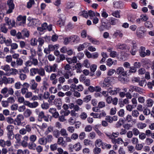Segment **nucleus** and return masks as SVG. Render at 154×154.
<instances>
[{"label": "nucleus", "instance_id": "f257e3e1", "mask_svg": "<svg viewBox=\"0 0 154 154\" xmlns=\"http://www.w3.org/2000/svg\"><path fill=\"white\" fill-rule=\"evenodd\" d=\"M1 69L5 72V74L8 76H10L11 75H15L18 72L17 69L11 68L10 66L8 64L2 66Z\"/></svg>", "mask_w": 154, "mask_h": 154}, {"label": "nucleus", "instance_id": "f03ea898", "mask_svg": "<svg viewBox=\"0 0 154 154\" xmlns=\"http://www.w3.org/2000/svg\"><path fill=\"white\" fill-rule=\"evenodd\" d=\"M14 90L11 87H5L2 88L1 90V93L5 98L8 97L9 95H13L14 94Z\"/></svg>", "mask_w": 154, "mask_h": 154}, {"label": "nucleus", "instance_id": "7ed1b4c3", "mask_svg": "<svg viewBox=\"0 0 154 154\" xmlns=\"http://www.w3.org/2000/svg\"><path fill=\"white\" fill-rule=\"evenodd\" d=\"M146 32V31L144 27L142 26H140L137 28L136 35L137 38H142L145 36Z\"/></svg>", "mask_w": 154, "mask_h": 154}, {"label": "nucleus", "instance_id": "20e7f679", "mask_svg": "<svg viewBox=\"0 0 154 154\" xmlns=\"http://www.w3.org/2000/svg\"><path fill=\"white\" fill-rule=\"evenodd\" d=\"M111 80L112 77H107L105 78L104 80L100 82V86L103 88L109 87L110 85Z\"/></svg>", "mask_w": 154, "mask_h": 154}, {"label": "nucleus", "instance_id": "39448f33", "mask_svg": "<svg viewBox=\"0 0 154 154\" xmlns=\"http://www.w3.org/2000/svg\"><path fill=\"white\" fill-rule=\"evenodd\" d=\"M30 88L32 90H34V92L35 94H38L39 92V89L37 88L38 84L35 80L34 79H31L30 80Z\"/></svg>", "mask_w": 154, "mask_h": 154}, {"label": "nucleus", "instance_id": "423d86ee", "mask_svg": "<svg viewBox=\"0 0 154 154\" xmlns=\"http://www.w3.org/2000/svg\"><path fill=\"white\" fill-rule=\"evenodd\" d=\"M2 80L3 83L5 85L11 84L14 83L15 79L12 77H7L5 76L3 77Z\"/></svg>", "mask_w": 154, "mask_h": 154}, {"label": "nucleus", "instance_id": "0eeeda50", "mask_svg": "<svg viewBox=\"0 0 154 154\" xmlns=\"http://www.w3.org/2000/svg\"><path fill=\"white\" fill-rule=\"evenodd\" d=\"M7 5L8 7V9L6 11V14H9L13 12L14 8V5L13 0H8L7 2Z\"/></svg>", "mask_w": 154, "mask_h": 154}, {"label": "nucleus", "instance_id": "6e6552de", "mask_svg": "<svg viewBox=\"0 0 154 154\" xmlns=\"http://www.w3.org/2000/svg\"><path fill=\"white\" fill-rule=\"evenodd\" d=\"M24 119V117L22 114L17 115L14 119V125L17 126L21 125V121L23 120Z\"/></svg>", "mask_w": 154, "mask_h": 154}, {"label": "nucleus", "instance_id": "1a4fd4ad", "mask_svg": "<svg viewBox=\"0 0 154 154\" xmlns=\"http://www.w3.org/2000/svg\"><path fill=\"white\" fill-rule=\"evenodd\" d=\"M5 20L6 23L10 27H12L15 26V23L14 20H11L8 17H5Z\"/></svg>", "mask_w": 154, "mask_h": 154}, {"label": "nucleus", "instance_id": "9d476101", "mask_svg": "<svg viewBox=\"0 0 154 154\" xmlns=\"http://www.w3.org/2000/svg\"><path fill=\"white\" fill-rule=\"evenodd\" d=\"M116 47L117 49H119L121 50L128 49L129 50L130 48L127 45L125 44L118 43L116 44Z\"/></svg>", "mask_w": 154, "mask_h": 154}, {"label": "nucleus", "instance_id": "9b49d317", "mask_svg": "<svg viewBox=\"0 0 154 154\" xmlns=\"http://www.w3.org/2000/svg\"><path fill=\"white\" fill-rule=\"evenodd\" d=\"M116 72L118 74L121 75L123 76H125L126 75V72L124 70V69L122 67L118 68L116 70Z\"/></svg>", "mask_w": 154, "mask_h": 154}, {"label": "nucleus", "instance_id": "f8f14e48", "mask_svg": "<svg viewBox=\"0 0 154 154\" xmlns=\"http://www.w3.org/2000/svg\"><path fill=\"white\" fill-rule=\"evenodd\" d=\"M123 35V34L121 31L117 30L113 33L112 37L114 38H116L118 36L120 38H122Z\"/></svg>", "mask_w": 154, "mask_h": 154}, {"label": "nucleus", "instance_id": "ddd939ff", "mask_svg": "<svg viewBox=\"0 0 154 154\" xmlns=\"http://www.w3.org/2000/svg\"><path fill=\"white\" fill-rule=\"evenodd\" d=\"M26 16H19L17 18L18 21H20V25H22L26 23Z\"/></svg>", "mask_w": 154, "mask_h": 154}, {"label": "nucleus", "instance_id": "4468645a", "mask_svg": "<svg viewBox=\"0 0 154 154\" xmlns=\"http://www.w3.org/2000/svg\"><path fill=\"white\" fill-rule=\"evenodd\" d=\"M88 15L90 17L91 19H92V18H93L94 17H100V14L99 13L97 12H94L91 10L88 11Z\"/></svg>", "mask_w": 154, "mask_h": 154}, {"label": "nucleus", "instance_id": "2eb2a0df", "mask_svg": "<svg viewBox=\"0 0 154 154\" xmlns=\"http://www.w3.org/2000/svg\"><path fill=\"white\" fill-rule=\"evenodd\" d=\"M57 143L58 144L61 145L65 147L67 145L66 142L64 140L63 137H59L57 140Z\"/></svg>", "mask_w": 154, "mask_h": 154}, {"label": "nucleus", "instance_id": "dca6fc26", "mask_svg": "<svg viewBox=\"0 0 154 154\" xmlns=\"http://www.w3.org/2000/svg\"><path fill=\"white\" fill-rule=\"evenodd\" d=\"M29 21V23L32 26H38L40 23L39 20L38 19H32Z\"/></svg>", "mask_w": 154, "mask_h": 154}, {"label": "nucleus", "instance_id": "f3484780", "mask_svg": "<svg viewBox=\"0 0 154 154\" xmlns=\"http://www.w3.org/2000/svg\"><path fill=\"white\" fill-rule=\"evenodd\" d=\"M117 61L116 60L113 61L110 58H108L106 61V65L109 67L111 66L112 65H115L116 64Z\"/></svg>", "mask_w": 154, "mask_h": 154}, {"label": "nucleus", "instance_id": "a211bd4d", "mask_svg": "<svg viewBox=\"0 0 154 154\" xmlns=\"http://www.w3.org/2000/svg\"><path fill=\"white\" fill-rule=\"evenodd\" d=\"M71 40V43H77L80 40L79 36L77 35H73L70 37Z\"/></svg>", "mask_w": 154, "mask_h": 154}, {"label": "nucleus", "instance_id": "6ab92c4d", "mask_svg": "<svg viewBox=\"0 0 154 154\" xmlns=\"http://www.w3.org/2000/svg\"><path fill=\"white\" fill-rule=\"evenodd\" d=\"M112 142L114 144L118 143L120 144H122L124 142L122 139L120 137H119L117 139H112Z\"/></svg>", "mask_w": 154, "mask_h": 154}, {"label": "nucleus", "instance_id": "aec40b11", "mask_svg": "<svg viewBox=\"0 0 154 154\" xmlns=\"http://www.w3.org/2000/svg\"><path fill=\"white\" fill-rule=\"evenodd\" d=\"M38 68H32L30 69L29 75L30 76H33L38 73Z\"/></svg>", "mask_w": 154, "mask_h": 154}, {"label": "nucleus", "instance_id": "412c9836", "mask_svg": "<svg viewBox=\"0 0 154 154\" xmlns=\"http://www.w3.org/2000/svg\"><path fill=\"white\" fill-rule=\"evenodd\" d=\"M88 39H89L90 41L94 44L95 45H99L100 44V42L93 38L90 36H88Z\"/></svg>", "mask_w": 154, "mask_h": 154}, {"label": "nucleus", "instance_id": "4be33fe9", "mask_svg": "<svg viewBox=\"0 0 154 154\" xmlns=\"http://www.w3.org/2000/svg\"><path fill=\"white\" fill-rule=\"evenodd\" d=\"M82 146L80 143L77 142L74 144V150L76 151H79L81 149Z\"/></svg>", "mask_w": 154, "mask_h": 154}, {"label": "nucleus", "instance_id": "5701e85b", "mask_svg": "<svg viewBox=\"0 0 154 154\" xmlns=\"http://www.w3.org/2000/svg\"><path fill=\"white\" fill-rule=\"evenodd\" d=\"M54 103L55 105L58 107L59 109H60L62 105V101L59 98L56 99L54 100Z\"/></svg>", "mask_w": 154, "mask_h": 154}, {"label": "nucleus", "instance_id": "b1692460", "mask_svg": "<svg viewBox=\"0 0 154 154\" xmlns=\"http://www.w3.org/2000/svg\"><path fill=\"white\" fill-rule=\"evenodd\" d=\"M103 143L100 139H97L95 141L94 145L96 146L100 147L102 146Z\"/></svg>", "mask_w": 154, "mask_h": 154}, {"label": "nucleus", "instance_id": "393cba45", "mask_svg": "<svg viewBox=\"0 0 154 154\" xmlns=\"http://www.w3.org/2000/svg\"><path fill=\"white\" fill-rule=\"evenodd\" d=\"M5 23L2 24L0 25V29L1 31L5 33H6L8 31V29L5 26Z\"/></svg>", "mask_w": 154, "mask_h": 154}, {"label": "nucleus", "instance_id": "a878e982", "mask_svg": "<svg viewBox=\"0 0 154 154\" xmlns=\"http://www.w3.org/2000/svg\"><path fill=\"white\" fill-rule=\"evenodd\" d=\"M146 106L147 107H152L154 104V101L150 98H149L146 101Z\"/></svg>", "mask_w": 154, "mask_h": 154}, {"label": "nucleus", "instance_id": "bb28decb", "mask_svg": "<svg viewBox=\"0 0 154 154\" xmlns=\"http://www.w3.org/2000/svg\"><path fill=\"white\" fill-rule=\"evenodd\" d=\"M38 142L40 144L43 145H44L47 143L45 138L44 137H42L39 138Z\"/></svg>", "mask_w": 154, "mask_h": 154}, {"label": "nucleus", "instance_id": "cd10ccee", "mask_svg": "<svg viewBox=\"0 0 154 154\" xmlns=\"http://www.w3.org/2000/svg\"><path fill=\"white\" fill-rule=\"evenodd\" d=\"M34 142H31L28 144L27 146L29 149L35 150V149L36 145Z\"/></svg>", "mask_w": 154, "mask_h": 154}, {"label": "nucleus", "instance_id": "c85d7f7f", "mask_svg": "<svg viewBox=\"0 0 154 154\" xmlns=\"http://www.w3.org/2000/svg\"><path fill=\"white\" fill-rule=\"evenodd\" d=\"M89 45L88 43H85L82 45H80L78 48V50L80 51L83 50L85 47H87Z\"/></svg>", "mask_w": 154, "mask_h": 154}, {"label": "nucleus", "instance_id": "c756f323", "mask_svg": "<svg viewBox=\"0 0 154 154\" xmlns=\"http://www.w3.org/2000/svg\"><path fill=\"white\" fill-rule=\"evenodd\" d=\"M120 11H113L112 13V15L117 18H120L121 17L120 15Z\"/></svg>", "mask_w": 154, "mask_h": 154}, {"label": "nucleus", "instance_id": "7c9ffc66", "mask_svg": "<svg viewBox=\"0 0 154 154\" xmlns=\"http://www.w3.org/2000/svg\"><path fill=\"white\" fill-rule=\"evenodd\" d=\"M42 89L43 90L46 91L49 86V85L47 80H44L42 83Z\"/></svg>", "mask_w": 154, "mask_h": 154}, {"label": "nucleus", "instance_id": "2f4dec72", "mask_svg": "<svg viewBox=\"0 0 154 154\" xmlns=\"http://www.w3.org/2000/svg\"><path fill=\"white\" fill-rule=\"evenodd\" d=\"M38 73L39 75L43 76L45 75V72L44 69L42 68H38Z\"/></svg>", "mask_w": 154, "mask_h": 154}, {"label": "nucleus", "instance_id": "473e14b6", "mask_svg": "<svg viewBox=\"0 0 154 154\" xmlns=\"http://www.w3.org/2000/svg\"><path fill=\"white\" fill-rule=\"evenodd\" d=\"M76 120V118L75 117H71L68 119V122L70 125H72L75 123Z\"/></svg>", "mask_w": 154, "mask_h": 154}, {"label": "nucleus", "instance_id": "72a5a7b5", "mask_svg": "<svg viewBox=\"0 0 154 154\" xmlns=\"http://www.w3.org/2000/svg\"><path fill=\"white\" fill-rule=\"evenodd\" d=\"M31 111L29 109H26L24 112V115L25 117H28L32 114Z\"/></svg>", "mask_w": 154, "mask_h": 154}, {"label": "nucleus", "instance_id": "f704fd0d", "mask_svg": "<svg viewBox=\"0 0 154 154\" xmlns=\"http://www.w3.org/2000/svg\"><path fill=\"white\" fill-rule=\"evenodd\" d=\"M120 91V89L118 88H115L114 90H111L109 91V93L112 95L116 94Z\"/></svg>", "mask_w": 154, "mask_h": 154}, {"label": "nucleus", "instance_id": "c9c22d12", "mask_svg": "<svg viewBox=\"0 0 154 154\" xmlns=\"http://www.w3.org/2000/svg\"><path fill=\"white\" fill-rule=\"evenodd\" d=\"M82 67V65L80 63H77L75 66V68L76 69L77 73H80L81 72V69Z\"/></svg>", "mask_w": 154, "mask_h": 154}, {"label": "nucleus", "instance_id": "e433bc0d", "mask_svg": "<svg viewBox=\"0 0 154 154\" xmlns=\"http://www.w3.org/2000/svg\"><path fill=\"white\" fill-rule=\"evenodd\" d=\"M29 60H32V65L33 64L35 66L38 65V61L37 59L35 58L34 57H29Z\"/></svg>", "mask_w": 154, "mask_h": 154}, {"label": "nucleus", "instance_id": "4c0bfd02", "mask_svg": "<svg viewBox=\"0 0 154 154\" xmlns=\"http://www.w3.org/2000/svg\"><path fill=\"white\" fill-rule=\"evenodd\" d=\"M144 25L147 28L149 29H152L153 25L152 23L149 21H147L145 23Z\"/></svg>", "mask_w": 154, "mask_h": 154}, {"label": "nucleus", "instance_id": "58836bf2", "mask_svg": "<svg viewBox=\"0 0 154 154\" xmlns=\"http://www.w3.org/2000/svg\"><path fill=\"white\" fill-rule=\"evenodd\" d=\"M14 128V127L11 125H9L7 126L6 128V129L7 131V133H14L13 130Z\"/></svg>", "mask_w": 154, "mask_h": 154}, {"label": "nucleus", "instance_id": "ea45409f", "mask_svg": "<svg viewBox=\"0 0 154 154\" xmlns=\"http://www.w3.org/2000/svg\"><path fill=\"white\" fill-rule=\"evenodd\" d=\"M119 20L116 19L112 17L111 19L110 24L112 25H116L118 23Z\"/></svg>", "mask_w": 154, "mask_h": 154}, {"label": "nucleus", "instance_id": "a19ab883", "mask_svg": "<svg viewBox=\"0 0 154 154\" xmlns=\"http://www.w3.org/2000/svg\"><path fill=\"white\" fill-rule=\"evenodd\" d=\"M88 12L87 11H83L79 12V14L80 16H82L84 17L87 18L88 17Z\"/></svg>", "mask_w": 154, "mask_h": 154}, {"label": "nucleus", "instance_id": "79ce46f5", "mask_svg": "<svg viewBox=\"0 0 154 154\" xmlns=\"http://www.w3.org/2000/svg\"><path fill=\"white\" fill-rule=\"evenodd\" d=\"M60 133L61 136L64 137H67L68 136L67 131L64 128H62L60 131Z\"/></svg>", "mask_w": 154, "mask_h": 154}, {"label": "nucleus", "instance_id": "37998d69", "mask_svg": "<svg viewBox=\"0 0 154 154\" xmlns=\"http://www.w3.org/2000/svg\"><path fill=\"white\" fill-rule=\"evenodd\" d=\"M141 49L140 51V55L142 57H144L146 56V52L144 51L145 50V48L143 47H141Z\"/></svg>", "mask_w": 154, "mask_h": 154}, {"label": "nucleus", "instance_id": "c03bdc74", "mask_svg": "<svg viewBox=\"0 0 154 154\" xmlns=\"http://www.w3.org/2000/svg\"><path fill=\"white\" fill-rule=\"evenodd\" d=\"M8 103L12 104L14 103L15 101V99L14 97L13 96H11L8 97L7 99Z\"/></svg>", "mask_w": 154, "mask_h": 154}, {"label": "nucleus", "instance_id": "a18cd8bd", "mask_svg": "<svg viewBox=\"0 0 154 154\" xmlns=\"http://www.w3.org/2000/svg\"><path fill=\"white\" fill-rule=\"evenodd\" d=\"M53 127L51 126H48V128L47 129V130L45 133V134L46 135H47L49 133H50L52 131L53 132Z\"/></svg>", "mask_w": 154, "mask_h": 154}, {"label": "nucleus", "instance_id": "49530a36", "mask_svg": "<svg viewBox=\"0 0 154 154\" xmlns=\"http://www.w3.org/2000/svg\"><path fill=\"white\" fill-rule=\"evenodd\" d=\"M58 48L59 45L57 44L54 45H50L49 46V48L51 51H53L55 49H57Z\"/></svg>", "mask_w": 154, "mask_h": 154}, {"label": "nucleus", "instance_id": "de8ad7c7", "mask_svg": "<svg viewBox=\"0 0 154 154\" xmlns=\"http://www.w3.org/2000/svg\"><path fill=\"white\" fill-rule=\"evenodd\" d=\"M93 152L94 154H99L101 152V149L98 147L96 146L93 150Z\"/></svg>", "mask_w": 154, "mask_h": 154}, {"label": "nucleus", "instance_id": "09e8293b", "mask_svg": "<svg viewBox=\"0 0 154 154\" xmlns=\"http://www.w3.org/2000/svg\"><path fill=\"white\" fill-rule=\"evenodd\" d=\"M139 115V113L137 110H134L132 112L131 115L133 117L137 118Z\"/></svg>", "mask_w": 154, "mask_h": 154}, {"label": "nucleus", "instance_id": "8fccbe9b", "mask_svg": "<svg viewBox=\"0 0 154 154\" xmlns=\"http://www.w3.org/2000/svg\"><path fill=\"white\" fill-rule=\"evenodd\" d=\"M133 119L132 116L130 115H128L125 118V121L127 122H131Z\"/></svg>", "mask_w": 154, "mask_h": 154}, {"label": "nucleus", "instance_id": "3c124183", "mask_svg": "<svg viewBox=\"0 0 154 154\" xmlns=\"http://www.w3.org/2000/svg\"><path fill=\"white\" fill-rule=\"evenodd\" d=\"M14 137L16 139L17 143H19L20 142L21 136L19 134H16L14 135Z\"/></svg>", "mask_w": 154, "mask_h": 154}, {"label": "nucleus", "instance_id": "603ef678", "mask_svg": "<svg viewBox=\"0 0 154 154\" xmlns=\"http://www.w3.org/2000/svg\"><path fill=\"white\" fill-rule=\"evenodd\" d=\"M41 107L43 109H46L49 107V105L47 103H43L41 105Z\"/></svg>", "mask_w": 154, "mask_h": 154}, {"label": "nucleus", "instance_id": "864d4df0", "mask_svg": "<svg viewBox=\"0 0 154 154\" xmlns=\"http://www.w3.org/2000/svg\"><path fill=\"white\" fill-rule=\"evenodd\" d=\"M137 51V47H136L135 46H134V47H132L131 50L130 51V53L132 55H134L136 54Z\"/></svg>", "mask_w": 154, "mask_h": 154}, {"label": "nucleus", "instance_id": "5fc2aeb1", "mask_svg": "<svg viewBox=\"0 0 154 154\" xmlns=\"http://www.w3.org/2000/svg\"><path fill=\"white\" fill-rule=\"evenodd\" d=\"M146 125L144 123H139L137 125V127L138 128L140 129H143L145 128Z\"/></svg>", "mask_w": 154, "mask_h": 154}, {"label": "nucleus", "instance_id": "6e6d98bb", "mask_svg": "<svg viewBox=\"0 0 154 154\" xmlns=\"http://www.w3.org/2000/svg\"><path fill=\"white\" fill-rule=\"evenodd\" d=\"M96 135L94 131H92L89 134L88 137L91 139H94L95 138Z\"/></svg>", "mask_w": 154, "mask_h": 154}, {"label": "nucleus", "instance_id": "4d7b16f0", "mask_svg": "<svg viewBox=\"0 0 154 154\" xmlns=\"http://www.w3.org/2000/svg\"><path fill=\"white\" fill-rule=\"evenodd\" d=\"M74 89L78 90L79 91H81L84 89L83 86L81 85H79L77 86H75Z\"/></svg>", "mask_w": 154, "mask_h": 154}, {"label": "nucleus", "instance_id": "13d9d810", "mask_svg": "<svg viewBox=\"0 0 154 154\" xmlns=\"http://www.w3.org/2000/svg\"><path fill=\"white\" fill-rule=\"evenodd\" d=\"M64 69L65 70L68 71L67 72L72 75L71 74V72L69 71L71 69V67L69 64H67L65 66Z\"/></svg>", "mask_w": 154, "mask_h": 154}, {"label": "nucleus", "instance_id": "bf43d9fd", "mask_svg": "<svg viewBox=\"0 0 154 154\" xmlns=\"http://www.w3.org/2000/svg\"><path fill=\"white\" fill-rule=\"evenodd\" d=\"M45 139L47 143H51L53 139V137L51 135H48L47 136Z\"/></svg>", "mask_w": 154, "mask_h": 154}, {"label": "nucleus", "instance_id": "052dcab7", "mask_svg": "<svg viewBox=\"0 0 154 154\" xmlns=\"http://www.w3.org/2000/svg\"><path fill=\"white\" fill-rule=\"evenodd\" d=\"M38 103L37 102H34L33 103H30L29 107L30 108H35L38 106Z\"/></svg>", "mask_w": 154, "mask_h": 154}, {"label": "nucleus", "instance_id": "680f3d73", "mask_svg": "<svg viewBox=\"0 0 154 154\" xmlns=\"http://www.w3.org/2000/svg\"><path fill=\"white\" fill-rule=\"evenodd\" d=\"M88 116L87 113L84 112H82L80 115V118L82 120H85L87 117Z\"/></svg>", "mask_w": 154, "mask_h": 154}, {"label": "nucleus", "instance_id": "e2e57ef3", "mask_svg": "<svg viewBox=\"0 0 154 154\" xmlns=\"http://www.w3.org/2000/svg\"><path fill=\"white\" fill-rule=\"evenodd\" d=\"M49 91L51 93L55 94L57 92V88L51 87L49 88Z\"/></svg>", "mask_w": 154, "mask_h": 154}, {"label": "nucleus", "instance_id": "0e129e2a", "mask_svg": "<svg viewBox=\"0 0 154 154\" xmlns=\"http://www.w3.org/2000/svg\"><path fill=\"white\" fill-rule=\"evenodd\" d=\"M12 43V40L10 38H8L7 39L5 38V42L4 43L6 45L9 46L11 45V44Z\"/></svg>", "mask_w": 154, "mask_h": 154}, {"label": "nucleus", "instance_id": "69168bd1", "mask_svg": "<svg viewBox=\"0 0 154 154\" xmlns=\"http://www.w3.org/2000/svg\"><path fill=\"white\" fill-rule=\"evenodd\" d=\"M37 139V137L35 135L33 134L30 136L29 140L31 142H35Z\"/></svg>", "mask_w": 154, "mask_h": 154}, {"label": "nucleus", "instance_id": "338daca9", "mask_svg": "<svg viewBox=\"0 0 154 154\" xmlns=\"http://www.w3.org/2000/svg\"><path fill=\"white\" fill-rule=\"evenodd\" d=\"M133 134L135 136H137L140 134V131L137 128H134L133 129L132 131Z\"/></svg>", "mask_w": 154, "mask_h": 154}, {"label": "nucleus", "instance_id": "774afa93", "mask_svg": "<svg viewBox=\"0 0 154 154\" xmlns=\"http://www.w3.org/2000/svg\"><path fill=\"white\" fill-rule=\"evenodd\" d=\"M1 104L4 107H7L9 106V103L7 100H2L1 102Z\"/></svg>", "mask_w": 154, "mask_h": 154}]
</instances>
